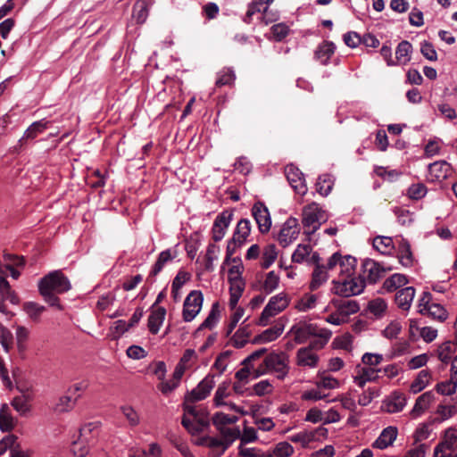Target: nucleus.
I'll return each mask as SVG.
<instances>
[{"instance_id": "nucleus-36", "label": "nucleus", "mask_w": 457, "mask_h": 457, "mask_svg": "<svg viewBox=\"0 0 457 457\" xmlns=\"http://www.w3.org/2000/svg\"><path fill=\"white\" fill-rule=\"evenodd\" d=\"M230 355H231V351H229V350L220 353L217 356L214 363L212 364L210 372H214L216 377L221 376L223 374V372L226 370V369L230 361Z\"/></svg>"}, {"instance_id": "nucleus-37", "label": "nucleus", "mask_w": 457, "mask_h": 457, "mask_svg": "<svg viewBox=\"0 0 457 457\" xmlns=\"http://www.w3.org/2000/svg\"><path fill=\"white\" fill-rule=\"evenodd\" d=\"M412 46L409 41L403 40L400 42L395 51V65H405L411 59L410 54L411 53Z\"/></svg>"}, {"instance_id": "nucleus-52", "label": "nucleus", "mask_w": 457, "mask_h": 457, "mask_svg": "<svg viewBox=\"0 0 457 457\" xmlns=\"http://www.w3.org/2000/svg\"><path fill=\"white\" fill-rule=\"evenodd\" d=\"M175 257H176L175 252H172L170 249H167V250L161 252L156 262L154 263V265L153 267L151 273L154 276L157 275L162 270L164 265L168 262L174 259Z\"/></svg>"}, {"instance_id": "nucleus-22", "label": "nucleus", "mask_w": 457, "mask_h": 457, "mask_svg": "<svg viewBox=\"0 0 457 457\" xmlns=\"http://www.w3.org/2000/svg\"><path fill=\"white\" fill-rule=\"evenodd\" d=\"M415 296V288L413 287H405L399 289L395 294V303L403 311H408Z\"/></svg>"}, {"instance_id": "nucleus-45", "label": "nucleus", "mask_w": 457, "mask_h": 457, "mask_svg": "<svg viewBox=\"0 0 457 457\" xmlns=\"http://www.w3.org/2000/svg\"><path fill=\"white\" fill-rule=\"evenodd\" d=\"M220 316V305L218 303H214L212 306V309L207 316V318L204 320V322L200 325L199 330L204 328H213L217 323L219 322Z\"/></svg>"}, {"instance_id": "nucleus-1", "label": "nucleus", "mask_w": 457, "mask_h": 457, "mask_svg": "<svg viewBox=\"0 0 457 457\" xmlns=\"http://www.w3.org/2000/svg\"><path fill=\"white\" fill-rule=\"evenodd\" d=\"M183 427L192 435L205 431L210 426L209 412L205 406L184 402Z\"/></svg>"}, {"instance_id": "nucleus-48", "label": "nucleus", "mask_w": 457, "mask_h": 457, "mask_svg": "<svg viewBox=\"0 0 457 457\" xmlns=\"http://www.w3.org/2000/svg\"><path fill=\"white\" fill-rule=\"evenodd\" d=\"M284 327L280 324H276L262 332L259 333V343H269L277 339L283 332Z\"/></svg>"}, {"instance_id": "nucleus-39", "label": "nucleus", "mask_w": 457, "mask_h": 457, "mask_svg": "<svg viewBox=\"0 0 457 457\" xmlns=\"http://www.w3.org/2000/svg\"><path fill=\"white\" fill-rule=\"evenodd\" d=\"M373 247L382 254H390L395 249V243L390 237L378 236L373 239Z\"/></svg>"}, {"instance_id": "nucleus-6", "label": "nucleus", "mask_w": 457, "mask_h": 457, "mask_svg": "<svg viewBox=\"0 0 457 457\" xmlns=\"http://www.w3.org/2000/svg\"><path fill=\"white\" fill-rule=\"evenodd\" d=\"M238 420L237 414H226L223 412H217L212 417L213 425L220 431L221 436H226L228 443H233L239 436L240 429L237 427H228L233 425Z\"/></svg>"}, {"instance_id": "nucleus-44", "label": "nucleus", "mask_w": 457, "mask_h": 457, "mask_svg": "<svg viewBox=\"0 0 457 457\" xmlns=\"http://www.w3.org/2000/svg\"><path fill=\"white\" fill-rule=\"evenodd\" d=\"M317 300L316 295L305 294L296 301L295 307L299 312H308L316 307Z\"/></svg>"}, {"instance_id": "nucleus-62", "label": "nucleus", "mask_w": 457, "mask_h": 457, "mask_svg": "<svg viewBox=\"0 0 457 457\" xmlns=\"http://www.w3.org/2000/svg\"><path fill=\"white\" fill-rule=\"evenodd\" d=\"M32 400V397H27L25 395H18L12 401V405L21 415H25L29 411V403Z\"/></svg>"}, {"instance_id": "nucleus-14", "label": "nucleus", "mask_w": 457, "mask_h": 457, "mask_svg": "<svg viewBox=\"0 0 457 457\" xmlns=\"http://www.w3.org/2000/svg\"><path fill=\"white\" fill-rule=\"evenodd\" d=\"M285 174L292 188L299 195H303L307 192V186L303 174L293 164L287 165Z\"/></svg>"}, {"instance_id": "nucleus-9", "label": "nucleus", "mask_w": 457, "mask_h": 457, "mask_svg": "<svg viewBox=\"0 0 457 457\" xmlns=\"http://www.w3.org/2000/svg\"><path fill=\"white\" fill-rule=\"evenodd\" d=\"M355 266L356 259L351 255H342L339 253H335L328 259V269L338 272L343 277L353 275Z\"/></svg>"}, {"instance_id": "nucleus-60", "label": "nucleus", "mask_w": 457, "mask_h": 457, "mask_svg": "<svg viewBox=\"0 0 457 457\" xmlns=\"http://www.w3.org/2000/svg\"><path fill=\"white\" fill-rule=\"evenodd\" d=\"M278 257V250L275 245H267L262 253V266L264 269H268Z\"/></svg>"}, {"instance_id": "nucleus-24", "label": "nucleus", "mask_w": 457, "mask_h": 457, "mask_svg": "<svg viewBox=\"0 0 457 457\" xmlns=\"http://www.w3.org/2000/svg\"><path fill=\"white\" fill-rule=\"evenodd\" d=\"M397 436L395 427H387L382 430L379 436L374 441L372 446L378 449H386L393 445Z\"/></svg>"}, {"instance_id": "nucleus-17", "label": "nucleus", "mask_w": 457, "mask_h": 457, "mask_svg": "<svg viewBox=\"0 0 457 457\" xmlns=\"http://www.w3.org/2000/svg\"><path fill=\"white\" fill-rule=\"evenodd\" d=\"M362 268L368 281L372 284L378 281L385 276L386 272L390 270V268H386L381 263L371 259L365 260Z\"/></svg>"}, {"instance_id": "nucleus-64", "label": "nucleus", "mask_w": 457, "mask_h": 457, "mask_svg": "<svg viewBox=\"0 0 457 457\" xmlns=\"http://www.w3.org/2000/svg\"><path fill=\"white\" fill-rule=\"evenodd\" d=\"M23 310L30 319L33 320H37L46 308L45 306L40 305L35 302H26L23 304Z\"/></svg>"}, {"instance_id": "nucleus-40", "label": "nucleus", "mask_w": 457, "mask_h": 457, "mask_svg": "<svg viewBox=\"0 0 457 457\" xmlns=\"http://www.w3.org/2000/svg\"><path fill=\"white\" fill-rule=\"evenodd\" d=\"M335 50V44L327 41L319 46L315 52V56L320 62V63L327 64L330 57L334 54Z\"/></svg>"}, {"instance_id": "nucleus-18", "label": "nucleus", "mask_w": 457, "mask_h": 457, "mask_svg": "<svg viewBox=\"0 0 457 457\" xmlns=\"http://www.w3.org/2000/svg\"><path fill=\"white\" fill-rule=\"evenodd\" d=\"M292 261L297 263L306 262L308 264L318 263L320 257L318 253H312L310 245H298L292 254Z\"/></svg>"}, {"instance_id": "nucleus-28", "label": "nucleus", "mask_w": 457, "mask_h": 457, "mask_svg": "<svg viewBox=\"0 0 457 457\" xmlns=\"http://www.w3.org/2000/svg\"><path fill=\"white\" fill-rule=\"evenodd\" d=\"M293 453L294 448L289 443L280 442L272 450H267L263 453L259 450V457H289Z\"/></svg>"}, {"instance_id": "nucleus-55", "label": "nucleus", "mask_w": 457, "mask_h": 457, "mask_svg": "<svg viewBox=\"0 0 457 457\" xmlns=\"http://www.w3.org/2000/svg\"><path fill=\"white\" fill-rule=\"evenodd\" d=\"M436 389L442 395H452L456 392L457 380L451 376L449 379L437 383Z\"/></svg>"}, {"instance_id": "nucleus-53", "label": "nucleus", "mask_w": 457, "mask_h": 457, "mask_svg": "<svg viewBox=\"0 0 457 457\" xmlns=\"http://www.w3.org/2000/svg\"><path fill=\"white\" fill-rule=\"evenodd\" d=\"M457 413V408L453 404H439L436 408V420L443 422L453 417Z\"/></svg>"}, {"instance_id": "nucleus-25", "label": "nucleus", "mask_w": 457, "mask_h": 457, "mask_svg": "<svg viewBox=\"0 0 457 457\" xmlns=\"http://www.w3.org/2000/svg\"><path fill=\"white\" fill-rule=\"evenodd\" d=\"M434 401V394L431 391L425 392L420 395L411 411L413 418H418L422 415L430 406Z\"/></svg>"}, {"instance_id": "nucleus-58", "label": "nucleus", "mask_w": 457, "mask_h": 457, "mask_svg": "<svg viewBox=\"0 0 457 457\" xmlns=\"http://www.w3.org/2000/svg\"><path fill=\"white\" fill-rule=\"evenodd\" d=\"M132 15L137 23H144L145 21L148 16V8L145 0H139L135 4Z\"/></svg>"}, {"instance_id": "nucleus-21", "label": "nucleus", "mask_w": 457, "mask_h": 457, "mask_svg": "<svg viewBox=\"0 0 457 457\" xmlns=\"http://www.w3.org/2000/svg\"><path fill=\"white\" fill-rule=\"evenodd\" d=\"M315 268L312 271V281L310 283V288L312 290L318 289L328 278V271L331 270L328 269V262L326 264H320V261L318 263H312Z\"/></svg>"}, {"instance_id": "nucleus-57", "label": "nucleus", "mask_w": 457, "mask_h": 457, "mask_svg": "<svg viewBox=\"0 0 457 457\" xmlns=\"http://www.w3.org/2000/svg\"><path fill=\"white\" fill-rule=\"evenodd\" d=\"M220 247L215 244H210L206 250L204 268L208 271L213 270V262L218 260Z\"/></svg>"}, {"instance_id": "nucleus-29", "label": "nucleus", "mask_w": 457, "mask_h": 457, "mask_svg": "<svg viewBox=\"0 0 457 457\" xmlns=\"http://www.w3.org/2000/svg\"><path fill=\"white\" fill-rule=\"evenodd\" d=\"M295 340L301 344L305 342L310 337H312L313 324L306 322H299L291 328Z\"/></svg>"}, {"instance_id": "nucleus-10", "label": "nucleus", "mask_w": 457, "mask_h": 457, "mask_svg": "<svg viewBox=\"0 0 457 457\" xmlns=\"http://www.w3.org/2000/svg\"><path fill=\"white\" fill-rule=\"evenodd\" d=\"M204 302L201 291L193 290L186 297L183 304L182 317L186 322L192 321L200 312Z\"/></svg>"}, {"instance_id": "nucleus-12", "label": "nucleus", "mask_w": 457, "mask_h": 457, "mask_svg": "<svg viewBox=\"0 0 457 457\" xmlns=\"http://www.w3.org/2000/svg\"><path fill=\"white\" fill-rule=\"evenodd\" d=\"M232 392H234V390L233 387L231 388L230 381L225 380L221 382L215 391L213 396V404L216 407L228 406L230 410L235 411L237 413L243 414L244 412L238 406H237L233 403L226 401V399L231 395Z\"/></svg>"}, {"instance_id": "nucleus-19", "label": "nucleus", "mask_w": 457, "mask_h": 457, "mask_svg": "<svg viewBox=\"0 0 457 457\" xmlns=\"http://www.w3.org/2000/svg\"><path fill=\"white\" fill-rule=\"evenodd\" d=\"M406 403L404 394L395 391L383 401L382 409L389 413L399 412L405 407Z\"/></svg>"}, {"instance_id": "nucleus-7", "label": "nucleus", "mask_w": 457, "mask_h": 457, "mask_svg": "<svg viewBox=\"0 0 457 457\" xmlns=\"http://www.w3.org/2000/svg\"><path fill=\"white\" fill-rule=\"evenodd\" d=\"M216 375L209 372L191 391L185 395L184 402L195 404V403L206 399L216 384Z\"/></svg>"}, {"instance_id": "nucleus-61", "label": "nucleus", "mask_w": 457, "mask_h": 457, "mask_svg": "<svg viewBox=\"0 0 457 457\" xmlns=\"http://www.w3.org/2000/svg\"><path fill=\"white\" fill-rule=\"evenodd\" d=\"M368 309L370 313L381 317L387 309V303L383 298L378 297L369 302Z\"/></svg>"}, {"instance_id": "nucleus-49", "label": "nucleus", "mask_w": 457, "mask_h": 457, "mask_svg": "<svg viewBox=\"0 0 457 457\" xmlns=\"http://www.w3.org/2000/svg\"><path fill=\"white\" fill-rule=\"evenodd\" d=\"M449 450H457V428H449L445 431L444 440L437 445Z\"/></svg>"}, {"instance_id": "nucleus-27", "label": "nucleus", "mask_w": 457, "mask_h": 457, "mask_svg": "<svg viewBox=\"0 0 457 457\" xmlns=\"http://www.w3.org/2000/svg\"><path fill=\"white\" fill-rule=\"evenodd\" d=\"M398 244V259L404 267H411L414 262V258L411 251L409 242L403 238L396 239Z\"/></svg>"}, {"instance_id": "nucleus-15", "label": "nucleus", "mask_w": 457, "mask_h": 457, "mask_svg": "<svg viewBox=\"0 0 457 457\" xmlns=\"http://www.w3.org/2000/svg\"><path fill=\"white\" fill-rule=\"evenodd\" d=\"M232 219L233 212L228 210L223 211L215 218L212 228V239L215 242H219L224 237L226 230L230 225Z\"/></svg>"}, {"instance_id": "nucleus-23", "label": "nucleus", "mask_w": 457, "mask_h": 457, "mask_svg": "<svg viewBox=\"0 0 457 457\" xmlns=\"http://www.w3.org/2000/svg\"><path fill=\"white\" fill-rule=\"evenodd\" d=\"M7 273L4 270L3 263L0 261V295L4 300L9 301L12 304L19 303V297L11 289L9 282L6 280Z\"/></svg>"}, {"instance_id": "nucleus-32", "label": "nucleus", "mask_w": 457, "mask_h": 457, "mask_svg": "<svg viewBox=\"0 0 457 457\" xmlns=\"http://www.w3.org/2000/svg\"><path fill=\"white\" fill-rule=\"evenodd\" d=\"M252 330L249 328V325H244L241 327L233 337V343L236 347L241 348L245 343L251 341L253 343L257 342V336H254L251 338Z\"/></svg>"}, {"instance_id": "nucleus-26", "label": "nucleus", "mask_w": 457, "mask_h": 457, "mask_svg": "<svg viewBox=\"0 0 457 457\" xmlns=\"http://www.w3.org/2000/svg\"><path fill=\"white\" fill-rule=\"evenodd\" d=\"M296 358L298 365L310 368H315L319 361L318 354L310 347L300 348L297 351Z\"/></svg>"}, {"instance_id": "nucleus-47", "label": "nucleus", "mask_w": 457, "mask_h": 457, "mask_svg": "<svg viewBox=\"0 0 457 457\" xmlns=\"http://www.w3.org/2000/svg\"><path fill=\"white\" fill-rule=\"evenodd\" d=\"M271 227V218L266 205L259 202V231L268 232Z\"/></svg>"}, {"instance_id": "nucleus-56", "label": "nucleus", "mask_w": 457, "mask_h": 457, "mask_svg": "<svg viewBox=\"0 0 457 457\" xmlns=\"http://www.w3.org/2000/svg\"><path fill=\"white\" fill-rule=\"evenodd\" d=\"M89 444L87 440L79 436V438L72 443L71 451L76 457H86L89 453Z\"/></svg>"}, {"instance_id": "nucleus-41", "label": "nucleus", "mask_w": 457, "mask_h": 457, "mask_svg": "<svg viewBox=\"0 0 457 457\" xmlns=\"http://www.w3.org/2000/svg\"><path fill=\"white\" fill-rule=\"evenodd\" d=\"M16 424L15 419L11 415L7 404H3L0 409V429L3 432L12 430Z\"/></svg>"}, {"instance_id": "nucleus-51", "label": "nucleus", "mask_w": 457, "mask_h": 457, "mask_svg": "<svg viewBox=\"0 0 457 457\" xmlns=\"http://www.w3.org/2000/svg\"><path fill=\"white\" fill-rule=\"evenodd\" d=\"M251 231L250 221L248 220H241L237 222L233 237L237 240L239 244H243Z\"/></svg>"}, {"instance_id": "nucleus-63", "label": "nucleus", "mask_w": 457, "mask_h": 457, "mask_svg": "<svg viewBox=\"0 0 457 457\" xmlns=\"http://www.w3.org/2000/svg\"><path fill=\"white\" fill-rule=\"evenodd\" d=\"M315 438V434L312 431H301L295 435L290 436V441L300 444L303 447L309 445Z\"/></svg>"}, {"instance_id": "nucleus-54", "label": "nucleus", "mask_w": 457, "mask_h": 457, "mask_svg": "<svg viewBox=\"0 0 457 457\" xmlns=\"http://www.w3.org/2000/svg\"><path fill=\"white\" fill-rule=\"evenodd\" d=\"M47 124L48 122L45 120L33 122L24 132L21 140L35 138L39 133H42L47 128Z\"/></svg>"}, {"instance_id": "nucleus-4", "label": "nucleus", "mask_w": 457, "mask_h": 457, "mask_svg": "<svg viewBox=\"0 0 457 457\" xmlns=\"http://www.w3.org/2000/svg\"><path fill=\"white\" fill-rule=\"evenodd\" d=\"M288 371L287 356L284 353H270L259 366V376L270 372L276 374L278 378H283Z\"/></svg>"}, {"instance_id": "nucleus-33", "label": "nucleus", "mask_w": 457, "mask_h": 457, "mask_svg": "<svg viewBox=\"0 0 457 457\" xmlns=\"http://www.w3.org/2000/svg\"><path fill=\"white\" fill-rule=\"evenodd\" d=\"M4 261L5 263L3 264V267H4V270L5 271V273L7 272V270H9L11 276L14 279H17L20 276V272L13 268V265L23 266L24 265L23 258L21 256H15V255L10 254V253H5L4 255Z\"/></svg>"}, {"instance_id": "nucleus-35", "label": "nucleus", "mask_w": 457, "mask_h": 457, "mask_svg": "<svg viewBox=\"0 0 457 457\" xmlns=\"http://www.w3.org/2000/svg\"><path fill=\"white\" fill-rule=\"evenodd\" d=\"M190 276L187 272L179 271L171 284V295L175 302L181 298V288L185 283L189 280Z\"/></svg>"}, {"instance_id": "nucleus-3", "label": "nucleus", "mask_w": 457, "mask_h": 457, "mask_svg": "<svg viewBox=\"0 0 457 457\" xmlns=\"http://www.w3.org/2000/svg\"><path fill=\"white\" fill-rule=\"evenodd\" d=\"M328 215L318 204L312 203L303 209L302 223L307 230V235L316 232L322 223L326 222Z\"/></svg>"}, {"instance_id": "nucleus-31", "label": "nucleus", "mask_w": 457, "mask_h": 457, "mask_svg": "<svg viewBox=\"0 0 457 457\" xmlns=\"http://www.w3.org/2000/svg\"><path fill=\"white\" fill-rule=\"evenodd\" d=\"M336 309L348 321L350 315L359 312L360 305L355 300L345 299L335 303Z\"/></svg>"}, {"instance_id": "nucleus-38", "label": "nucleus", "mask_w": 457, "mask_h": 457, "mask_svg": "<svg viewBox=\"0 0 457 457\" xmlns=\"http://www.w3.org/2000/svg\"><path fill=\"white\" fill-rule=\"evenodd\" d=\"M407 283V278L403 274L395 273L384 281L383 288L387 292L398 291Z\"/></svg>"}, {"instance_id": "nucleus-46", "label": "nucleus", "mask_w": 457, "mask_h": 457, "mask_svg": "<svg viewBox=\"0 0 457 457\" xmlns=\"http://www.w3.org/2000/svg\"><path fill=\"white\" fill-rule=\"evenodd\" d=\"M288 32L289 28L287 24L278 23L273 25L270 28V32L267 33L265 36L270 40L279 42L282 41L288 35Z\"/></svg>"}, {"instance_id": "nucleus-20", "label": "nucleus", "mask_w": 457, "mask_h": 457, "mask_svg": "<svg viewBox=\"0 0 457 457\" xmlns=\"http://www.w3.org/2000/svg\"><path fill=\"white\" fill-rule=\"evenodd\" d=\"M428 173L431 180L442 181L452 173L451 165L445 161L435 162L428 165Z\"/></svg>"}, {"instance_id": "nucleus-2", "label": "nucleus", "mask_w": 457, "mask_h": 457, "mask_svg": "<svg viewBox=\"0 0 457 457\" xmlns=\"http://www.w3.org/2000/svg\"><path fill=\"white\" fill-rule=\"evenodd\" d=\"M257 358V351L253 352L247 358L242 361V368L237 371L236 381L233 384L234 393L237 395L244 394L250 381L257 378V369L253 361Z\"/></svg>"}, {"instance_id": "nucleus-43", "label": "nucleus", "mask_w": 457, "mask_h": 457, "mask_svg": "<svg viewBox=\"0 0 457 457\" xmlns=\"http://www.w3.org/2000/svg\"><path fill=\"white\" fill-rule=\"evenodd\" d=\"M79 398V395L73 396L68 394L61 396L54 406V411L60 413L70 411L73 409Z\"/></svg>"}, {"instance_id": "nucleus-8", "label": "nucleus", "mask_w": 457, "mask_h": 457, "mask_svg": "<svg viewBox=\"0 0 457 457\" xmlns=\"http://www.w3.org/2000/svg\"><path fill=\"white\" fill-rule=\"evenodd\" d=\"M38 287H46L49 292L62 294L71 289V283L61 270H54L41 278Z\"/></svg>"}, {"instance_id": "nucleus-13", "label": "nucleus", "mask_w": 457, "mask_h": 457, "mask_svg": "<svg viewBox=\"0 0 457 457\" xmlns=\"http://www.w3.org/2000/svg\"><path fill=\"white\" fill-rule=\"evenodd\" d=\"M300 234V227L295 218L287 219L283 224L278 237L279 244L287 247L295 241Z\"/></svg>"}, {"instance_id": "nucleus-59", "label": "nucleus", "mask_w": 457, "mask_h": 457, "mask_svg": "<svg viewBox=\"0 0 457 457\" xmlns=\"http://www.w3.org/2000/svg\"><path fill=\"white\" fill-rule=\"evenodd\" d=\"M318 388L336 389L339 388L341 384L338 379L329 375H320L315 383Z\"/></svg>"}, {"instance_id": "nucleus-50", "label": "nucleus", "mask_w": 457, "mask_h": 457, "mask_svg": "<svg viewBox=\"0 0 457 457\" xmlns=\"http://www.w3.org/2000/svg\"><path fill=\"white\" fill-rule=\"evenodd\" d=\"M334 186V179L331 175L324 174L319 177L316 189L322 196H327Z\"/></svg>"}, {"instance_id": "nucleus-42", "label": "nucleus", "mask_w": 457, "mask_h": 457, "mask_svg": "<svg viewBox=\"0 0 457 457\" xmlns=\"http://www.w3.org/2000/svg\"><path fill=\"white\" fill-rule=\"evenodd\" d=\"M99 427L100 423L98 421L88 422L80 428L79 436L91 443L97 437Z\"/></svg>"}, {"instance_id": "nucleus-11", "label": "nucleus", "mask_w": 457, "mask_h": 457, "mask_svg": "<svg viewBox=\"0 0 457 457\" xmlns=\"http://www.w3.org/2000/svg\"><path fill=\"white\" fill-rule=\"evenodd\" d=\"M288 304L287 298L279 294L275 296H272L268 304L265 306L264 310L262 312L261 317H259V326H265L269 322L270 318L276 316L280 312H282Z\"/></svg>"}, {"instance_id": "nucleus-16", "label": "nucleus", "mask_w": 457, "mask_h": 457, "mask_svg": "<svg viewBox=\"0 0 457 457\" xmlns=\"http://www.w3.org/2000/svg\"><path fill=\"white\" fill-rule=\"evenodd\" d=\"M380 371L381 369L357 365L353 376V383L359 387H363L369 382L377 381Z\"/></svg>"}, {"instance_id": "nucleus-34", "label": "nucleus", "mask_w": 457, "mask_h": 457, "mask_svg": "<svg viewBox=\"0 0 457 457\" xmlns=\"http://www.w3.org/2000/svg\"><path fill=\"white\" fill-rule=\"evenodd\" d=\"M431 374L428 370H420L410 386V391L418 394L422 391L430 382Z\"/></svg>"}, {"instance_id": "nucleus-5", "label": "nucleus", "mask_w": 457, "mask_h": 457, "mask_svg": "<svg viewBox=\"0 0 457 457\" xmlns=\"http://www.w3.org/2000/svg\"><path fill=\"white\" fill-rule=\"evenodd\" d=\"M364 287V279L361 277H353V275L333 281L334 293L346 298L360 295L363 291Z\"/></svg>"}, {"instance_id": "nucleus-30", "label": "nucleus", "mask_w": 457, "mask_h": 457, "mask_svg": "<svg viewBox=\"0 0 457 457\" xmlns=\"http://www.w3.org/2000/svg\"><path fill=\"white\" fill-rule=\"evenodd\" d=\"M165 315L166 310L164 307H158L152 312L148 318V328L152 334L156 335L159 332L164 321Z\"/></svg>"}]
</instances>
